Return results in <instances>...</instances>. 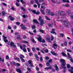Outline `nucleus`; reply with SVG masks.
<instances>
[{
	"instance_id": "nucleus-44",
	"label": "nucleus",
	"mask_w": 73,
	"mask_h": 73,
	"mask_svg": "<svg viewBox=\"0 0 73 73\" xmlns=\"http://www.w3.org/2000/svg\"><path fill=\"white\" fill-rule=\"evenodd\" d=\"M20 59L23 62H25V60L24 59V58H21Z\"/></svg>"
},
{
	"instance_id": "nucleus-7",
	"label": "nucleus",
	"mask_w": 73,
	"mask_h": 73,
	"mask_svg": "<svg viewBox=\"0 0 73 73\" xmlns=\"http://www.w3.org/2000/svg\"><path fill=\"white\" fill-rule=\"evenodd\" d=\"M53 47L54 49H56L57 48V45L56 44H54L53 45Z\"/></svg>"
},
{
	"instance_id": "nucleus-13",
	"label": "nucleus",
	"mask_w": 73,
	"mask_h": 73,
	"mask_svg": "<svg viewBox=\"0 0 73 73\" xmlns=\"http://www.w3.org/2000/svg\"><path fill=\"white\" fill-rule=\"evenodd\" d=\"M38 41L41 42V40H42V38L40 37H39L37 38Z\"/></svg>"
},
{
	"instance_id": "nucleus-8",
	"label": "nucleus",
	"mask_w": 73,
	"mask_h": 73,
	"mask_svg": "<svg viewBox=\"0 0 73 73\" xmlns=\"http://www.w3.org/2000/svg\"><path fill=\"white\" fill-rule=\"evenodd\" d=\"M34 56L35 58L37 60V61H39V58H38V56H37V55L36 54H34Z\"/></svg>"
},
{
	"instance_id": "nucleus-24",
	"label": "nucleus",
	"mask_w": 73,
	"mask_h": 73,
	"mask_svg": "<svg viewBox=\"0 0 73 73\" xmlns=\"http://www.w3.org/2000/svg\"><path fill=\"white\" fill-rule=\"evenodd\" d=\"M46 13H48V14L49 15L51 12H50V10L49 9H47L46 10Z\"/></svg>"
},
{
	"instance_id": "nucleus-63",
	"label": "nucleus",
	"mask_w": 73,
	"mask_h": 73,
	"mask_svg": "<svg viewBox=\"0 0 73 73\" xmlns=\"http://www.w3.org/2000/svg\"><path fill=\"white\" fill-rule=\"evenodd\" d=\"M35 47H33L32 48V50H33V52H35Z\"/></svg>"
},
{
	"instance_id": "nucleus-39",
	"label": "nucleus",
	"mask_w": 73,
	"mask_h": 73,
	"mask_svg": "<svg viewBox=\"0 0 73 73\" xmlns=\"http://www.w3.org/2000/svg\"><path fill=\"white\" fill-rule=\"evenodd\" d=\"M2 13L3 16H5V12L4 11H2Z\"/></svg>"
},
{
	"instance_id": "nucleus-12",
	"label": "nucleus",
	"mask_w": 73,
	"mask_h": 73,
	"mask_svg": "<svg viewBox=\"0 0 73 73\" xmlns=\"http://www.w3.org/2000/svg\"><path fill=\"white\" fill-rule=\"evenodd\" d=\"M10 63L11 65H14V66H16V62H14L12 61L10 62Z\"/></svg>"
},
{
	"instance_id": "nucleus-22",
	"label": "nucleus",
	"mask_w": 73,
	"mask_h": 73,
	"mask_svg": "<svg viewBox=\"0 0 73 73\" xmlns=\"http://www.w3.org/2000/svg\"><path fill=\"white\" fill-rule=\"evenodd\" d=\"M62 55L64 57H67V55L66 54L64 53V52H62Z\"/></svg>"
},
{
	"instance_id": "nucleus-3",
	"label": "nucleus",
	"mask_w": 73,
	"mask_h": 73,
	"mask_svg": "<svg viewBox=\"0 0 73 73\" xmlns=\"http://www.w3.org/2000/svg\"><path fill=\"white\" fill-rule=\"evenodd\" d=\"M52 31H50V33H52V34H54L55 35H56V33L54 32V31H56V29H52Z\"/></svg>"
},
{
	"instance_id": "nucleus-56",
	"label": "nucleus",
	"mask_w": 73,
	"mask_h": 73,
	"mask_svg": "<svg viewBox=\"0 0 73 73\" xmlns=\"http://www.w3.org/2000/svg\"><path fill=\"white\" fill-rule=\"evenodd\" d=\"M36 15H39L40 14V12L39 11H37L36 12V13H35Z\"/></svg>"
},
{
	"instance_id": "nucleus-9",
	"label": "nucleus",
	"mask_w": 73,
	"mask_h": 73,
	"mask_svg": "<svg viewBox=\"0 0 73 73\" xmlns=\"http://www.w3.org/2000/svg\"><path fill=\"white\" fill-rule=\"evenodd\" d=\"M40 25L41 26H42L43 25V24L44 23V21H43V20H42L41 21H40Z\"/></svg>"
},
{
	"instance_id": "nucleus-46",
	"label": "nucleus",
	"mask_w": 73,
	"mask_h": 73,
	"mask_svg": "<svg viewBox=\"0 0 73 73\" xmlns=\"http://www.w3.org/2000/svg\"><path fill=\"white\" fill-rule=\"evenodd\" d=\"M28 63L29 64H32V61H31V60H29Z\"/></svg>"
},
{
	"instance_id": "nucleus-58",
	"label": "nucleus",
	"mask_w": 73,
	"mask_h": 73,
	"mask_svg": "<svg viewBox=\"0 0 73 73\" xmlns=\"http://www.w3.org/2000/svg\"><path fill=\"white\" fill-rule=\"evenodd\" d=\"M33 3H34V1L33 0H31L30 1V3L31 4H33Z\"/></svg>"
},
{
	"instance_id": "nucleus-19",
	"label": "nucleus",
	"mask_w": 73,
	"mask_h": 73,
	"mask_svg": "<svg viewBox=\"0 0 73 73\" xmlns=\"http://www.w3.org/2000/svg\"><path fill=\"white\" fill-rule=\"evenodd\" d=\"M51 53L52 54L53 56H56V54L55 53V52L53 51H51Z\"/></svg>"
},
{
	"instance_id": "nucleus-1",
	"label": "nucleus",
	"mask_w": 73,
	"mask_h": 73,
	"mask_svg": "<svg viewBox=\"0 0 73 73\" xmlns=\"http://www.w3.org/2000/svg\"><path fill=\"white\" fill-rule=\"evenodd\" d=\"M60 61L62 63V68H64V69H66V68L65 67V65H66V62H65V60L63 59H61L60 60Z\"/></svg>"
},
{
	"instance_id": "nucleus-53",
	"label": "nucleus",
	"mask_w": 73,
	"mask_h": 73,
	"mask_svg": "<svg viewBox=\"0 0 73 73\" xmlns=\"http://www.w3.org/2000/svg\"><path fill=\"white\" fill-rule=\"evenodd\" d=\"M39 32H41V33H44V31H43V30H41V29H40V30Z\"/></svg>"
},
{
	"instance_id": "nucleus-33",
	"label": "nucleus",
	"mask_w": 73,
	"mask_h": 73,
	"mask_svg": "<svg viewBox=\"0 0 73 73\" xmlns=\"http://www.w3.org/2000/svg\"><path fill=\"white\" fill-rule=\"evenodd\" d=\"M15 60H17L18 61V62H20V58H19L18 57H17V58L16 59H15Z\"/></svg>"
},
{
	"instance_id": "nucleus-20",
	"label": "nucleus",
	"mask_w": 73,
	"mask_h": 73,
	"mask_svg": "<svg viewBox=\"0 0 73 73\" xmlns=\"http://www.w3.org/2000/svg\"><path fill=\"white\" fill-rule=\"evenodd\" d=\"M55 67L56 68V71H59V69H58V67L57 66V65L56 64L55 65Z\"/></svg>"
},
{
	"instance_id": "nucleus-15",
	"label": "nucleus",
	"mask_w": 73,
	"mask_h": 73,
	"mask_svg": "<svg viewBox=\"0 0 73 73\" xmlns=\"http://www.w3.org/2000/svg\"><path fill=\"white\" fill-rule=\"evenodd\" d=\"M40 12L41 13H42V14L43 15H45V12H44V11L42 9L40 10Z\"/></svg>"
},
{
	"instance_id": "nucleus-37",
	"label": "nucleus",
	"mask_w": 73,
	"mask_h": 73,
	"mask_svg": "<svg viewBox=\"0 0 73 73\" xmlns=\"http://www.w3.org/2000/svg\"><path fill=\"white\" fill-rule=\"evenodd\" d=\"M46 65L47 66H50V64L49 62H48L46 63Z\"/></svg>"
},
{
	"instance_id": "nucleus-60",
	"label": "nucleus",
	"mask_w": 73,
	"mask_h": 73,
	"mask_svg": "<svg viewBox=\"0 0 73 73\" xmlns=\"http://www.w3.org/2000/svg\"><path fill=\"white\" fill-rule=\"evenodd\" d=\"M68 71L71 72V73H73V70H71V69L68 70Z\"/></svg>"
},
{
	"instance_id": "nucleus-26",
	"label": "nucleus",
	"mask_w": 73,
	"mask_h": 73,
	"mask_svg": "<svg viewBox=\"0 0 73 73\" xmlns=\"http://www.w3.org/2000/svg\"><path fill=\"white\" fill-rule=\"evenodd\" d=\"M24 58V56L21 54L20 55V59H21V58Z\"/></svg>"
},
{
	"instance_id": "nucleus-10",
	"label": "nucleus",
	"mask_w": 73,
	"mask_h": 73,
	"mask_svg": "<svg viewBox=\"0 0 73 73\" xmlns=\"http://www.w3.org/2000/svg\"><path fill=\"white\" fill-rule=\"evenodd\" d=\"M16 71L17 72L19 73H22V71H21V70L20 69H17L16 70Z\"/></svg>"
},
{
	"instance_id": "nucleus-54",
	"label": "nucleus",
	"mask_w": 73,
	"mask_h": 73,
	"mask_svg": "<svg viewBox=\"0 0 73 73\" xmlns=\"http://www.w3.org/2000/svg\"><path fill=\"white\" fill-rule=\"evenodd\" d=\"M54 39V38H53V36H51V41H53V39Z\"/></svg>"
},
{
	"instance_id": "nucleus-28",
	"label": "nucleus",
	"mask_w": 73,
	"mask_h": 73,
	"mask_svg": "<svg viewBox=\"0 0 73 73\" xmlns=\"http://www.w3.org/2000/svg\"><path fill=\"white\" fill-rule=\"evenodd\" d=\"M31 27L32 29H34L36 28V26L35 25H32Z\"/></svg>"
},
{
	"instance_id": "nucleus-11",
	"label": "nucleus",
	"mask_w": 73,
	"mask_h": 73,
	"mask_svg": "<svg viewBox=\"0 0 73 73\" xmlns=\"http://www.w3.org/2000/svg\"><path fill=\"white\" fill-rule=\"evenodd\" d=\"M46 40L47 41H48V42H51V40H50V38H46Z\"/></svg>"
},
{
	"instance_id": "nucleus-50",
	"label": "nucleus",
	"mask_w": 73,
	"mask_h": 73,
	"mask_svg": "<svg viewBox=\"0 0 73 73\" xmlns=\"http://www.w3.org/2000/svg\"><path fill=\"white\" fill-rule=\"evenodd\" d=\"M36 10H32V12H33V13H34V14H36Z\"/></svg>"
},
{
	"instance_id": "nucleus-31",
	"label": "nucleus",
	"mask_w": 73,
	"mask_h": 73,
	"mask_svg": "<svg viewBox=\"0 0 73 73\" xmlns=\"http://www.w3.org/2000/svg\"><path fill=\"white\" fill-rule=\"evenodd\" d=\"M20 66V64L19 63H17L15 64V66Z\"/></svg>"
},
{
	"instance_id": "nucleus-49",
	"label": "nucleus",
	"mask_w": 73,
	"mask_h": 73,
	"mask_svg": "<svg viewBox=\"0 0 73 73\" xmlns=\"http://www.w3.org/2000/svg\"><path fill=\"white\" fill-rule=\"evenodd\" d=\"M29 56H33V53L32 52H30L29 53Z\"/></svg>"
},
{
	"instance_id": "nucleus-2",
	"label": "nucleus",
	"mask_w": 73,
	"mask_h": 73,
	"mask_svg": "<svg viewBox=\"0 0 73 73\" xmlns=\"http://www.w3.org/2000/svg\"><path fill=\"white\" fill-rule=\"evenodd\" d=\"M60 21H61V22L62 21L64 23L65 27H67L70 25V23H69V22L68 21H64L63 20H60Z\"/></svg>"
},
{
	"instance_id": "nucleus-18",
	"label": "nucleus",
	"mask_w": 73,
	"mask_h": 73,
	"mask_svg": "<svg viewBox=\"0 0 73 73\" xmlns=\"http://www.w3.org/2000/svg\"><path fill=\"white\" fill-rule=\"evenodd\" d=\"M31 41L35 43V44H36V42L34 38H32L31 39Z\"/></svg>"
},
{
	"instance_id": "nucleus-38",
	"label": "nucleus",
	"mask_w": 73,
	"mask_h": 73,
	"mask_svg": "<svg viewBox=\"0 0 73 73\" xmlns=\"http://www.w3.org/2000/svg\"><path fill=\"white\" fill-rule=\"evenodd\" d=\"M65 13L63 11H62V14H61V15L62 16H64V15H65Z\"/></svg>"
},
{
	"instance_id": "nucleus-59",
	"label": "nucleus",
	"mask_w": 73,
	"mask_h": 73,
	"mask_svg": "<svg viewBox=\"0 0 73 73\" xmlns=\"http://www.w3.org/2000/svg\"><path fill=\"white\" fill-rule=\"evenodd\" d=\"M17 28V27H16V25H14L13 26V28L14 29H16Z\"/></svg>"
},
{
	"instance_id": "nucleus-30",
	"label": "nucleus",
	"mask_w": 73,
	"mask_h": 73,
	"mask_svg": "<svg viewBox=\"0 0 73 73\" xmlns=\"http://www.w3.org/2000/svg\"><path fill=\"white\" fill-rule=\"evenodd\" d=\"M62 11H59L58 12V14L60 15H61V14H62Z\"/></svg>"
},
{
	"instance_id": "nucleus-4",
	"label": "nucleus",
	"mask_w": 73,
	"mask_h": 73,
	"mask_svg": "<svg viewBox=\"0 0 73 73\" xmlns=\"http://www.w3.org/2000/svg\"><path fill=\"white\" fill-rule=\"evenodd\" d=\"M10 46H12V47H16V45L14 44V43L13 42H11L10 44Z\"/></svg>"
},
{
	"instance_id": "nucleus-51",
	"label": "nucleus",
	"mask_w": 73,
	"mask_h": 73,
	"mask_svg": "<svg viewBox=\"0 0 73 73\" xmlns=\"http://www.w3.org/2000/svg\"><path fill=\"white\" fill-rule=\"evenodd\" d=\"M42 18V17H41V16H39V19H38V20H39V21H41V20H42V19H41Z\"/></svg>"
},
{
	"instance_id": "nucleus-34",
	"label": "nucleus",
	"mask_w": 73,
	"mask_h": 73,
	"mask_svg": "<svg viewBox=\"0 0 73 73\" xmlns=\"http://www.w3.org/2000/svg\"><path fill=\"white\" fill-rule=\"evenodd\" d=\"M3 39L4 40H7V37L4 36V35H3Z\"/></svg>"
},
{
	"instance_id": "nucleus-61",
	"label": "nucleus",
	"mask_w": 73,
	"mask_h": 73,
	"mask_svg": "<svg viewBox=\"0 0 73 73\" xmlns=\"http://www.w3.org/2000/svg\"><path fill=\"white\" fill-rule=\"evenodd\" d=\"M7 60H8L9 59V56L8 55H6L5 56Z\"/></svg>"
},
{
	"instance_id": "nucleus-42",
	"label": "nucleus",
	"mask_w": 73,
	"mask_h": 73,
	"mask_svg": "<svg viewBox=\"0 0 73 73\" xmlns=\"http://www.w3.org/2000/svg\"><path fill=\"white\" fill-rule=\"evenodd\" d=\"M16 24L17 25L19 26L20 25V23L19 22H17L16 23Z\"/></svg>"
},
{
	"instance_id": "nucleus-52",
	"label": "nucleus",
	"mask_w": 73,
	"mask_h": 73,
	"mask_svg": "<svg viewBox=\"0 0 73 73\" xmlns=\"http://www.w3.org/2000/svg\"><path fill=\"white\" fill-rule=\"evenodd\" d=\"M16 5L17 7H20V5L17 2H16Z\"/></svg>"
},
{
	"instance_id": "nucleus-40",
	"label": "nucleus",
	"mask_w": 73,
	"mask_h": 73,
	"mask_svg": "<svg viewBox=\"0 0 73 73\" xmlns=\"http://www.w3.org/2000/svg\"><path fill=\"white\" fill-rule=\"evenodd\" d=\"M67 68H71L69 64H68L67 65Z\"/></svg>"
},
{
	"instance_id": "nucleus-35",
	"label": "nucleus",
	"mask_w": 73,
	"mask_h": 73,
	"mask_svg": "<svg viewBox=\"0 0 73 73\" xmlns=\"http://www.w3.org/2000/svg\"><path fill=\"white\" fill-rule=\"evenodd\" d=\"M64 35H64V34H63V33H60V36L62 37H64Z\"/></svg>"
},
{
	"instance_id": "nucleus-47",
	"label": "nucleus",
	"mask_w": 73,
	"mask_h": 73,
	"mask_svg": "<svg viewBox=\"0 0 73 73\" xmlns=\"http://www.w3.org/2000/svg\"><path fill=\"white\" fill-rule=\"evenodd\" d=\"M40 42H42V43H44V42H45V40L43 39L42 40H41V41Z\"/></svg>"
},
{
	"instance_id": "nucleus-6",
	"label": "nucleus",
	"mask_w": 73,
	"mask_h": 73,
	"mask_svg": "<svg viewBox=\"0 0 73 73\" xmlns=\"http://www.w3.org/2000/svg\"><path fill=\"white\" fill-rule=\"evenodd\" d=\"M33 21L34 23H36L37 24H39V23H38V22L37 21V20L36 19H33Z\"/></svg>"
},
{
	"instance_id": "nucleus-5",
	"label": "nucleus",
	"mask_w": 73,
	"mask_h": 73,
	"mask_svg": "<svg viewBox=\"0 0 73 73\" xmlns=\"http://www.w3.org/2000/svg\"><path fill=\"white\" fill-rule=\"evenodd\" d=\"M8 17L9 18V19L11 21H13V20H14L15 19V18H13L11 15H9Z\"/></svg>"
},
{
	"instance_id": "nucleus-25",
	"label": "nucleus",
	"mask_w": 73,
	"mask_h": 73,
	"mask_svg": "<svg viewBox=\"0 0 73 73\" xmlns=\"http://www.w3.org/2000/svg\"><path fill=\"white\" fill-rule=\"evenodd\" d=\"M45 19L47 20H48V21L50 20V19L49 18H48V17L47 16H46L45 17Z\"/></svg>"
},
{
	"instance_id": "nucleus-41",
	"label": "nucleus",
	"mask_w": 73,
	"mask_h": 73,
	"mask_svg": "<svg viewBox=\"0 0 73 73\" xmlns=\"http://www.w3.org/2000/svg\"><path fill=\"white\" fill-rule=\"evenodd\" d=\"M40 62H42V61H43V59L42 57H40Z\"/></svg>"
},
{
	"instance_id": "nucleus-43",
	"label": "nucleus",
	"mask_w": 73,
	"mask_h": 73,
	"mask_svg": "<svg viewBox=\"0 0 73 73\" xmlns=\"http://www.w3.org/2000/svg\"><path fill=\"white\" fill-rule=\"evenodd\" d=\"M19 47L20 49L22 50H23L24 49L23 48V46L21 45H20V46H19Z\"/></svg>"
},
{
	"instance_id": "nucleus-27",
	"label": "nucleus",
	"mask_w": 73,
	"mask_h": 73,
	"mask_svg": "<svg viewBox=\"0 0 73 73\" xmlns=\"http://www.w3.org/2000/svg\"><path fill=\"white\" fill-rule=\"evenodd\" d=\"M22 17L24 19H25L26 18H27V17H28V16H27V15H22Z\"/></svg>"
},
{
	"instance_id": "nucleus-48",
	"label": "nucleus",
	"mask_w": 73,
	"mask_h": 73,
	"mask_svg": "<svg viewBox=\"0 0 73 73\" xmlns=\"http://www.w3.org/2000/svg\"><path fill=\"white\" fill-rule=\"evenodd\" d=\"M22 50H23V52H27V50L25 48H23Z\"/></svg>"
},
{
	"instance_id": "nucleus-45",
	"label": "nucleus",
	"mask_w": 73,
	"mask_h": 73,
	"mask_svg": "<svg viewBox=\"0 0 73 73\" xmlns=\"http://www.w3.org/2000/svg\"><path fill=\"white\" fill-rule=\"evenodd\" d=\"M52 62V59H50L48 60V62L49 63H50Z\"/></svg>"
},
{
	"instance_id": "nucleus-64",
	"label": "nucleus",
	"mask_w": 73,
	"mask_h": 73,
	"mask_svg": "<svg viewBox=\"0 0 73 73\" xmlns=\"http://www.w3.org/2000/svg\"><path fill=\"white\" fill-rule=\"evenodd\" d=\"M71 19H73V15H70Z\"/></svg>"
},
{
	"instance_id": "nucleus-62",
	"label": "nucleus",
	"mask_w": 73,
	"mask_h": 73,
	"mask_svg": "<svg viewBox=\"0 0 73 73\" xmlns=\"http://www.w3.org/2000/svg\"><path fill=\"white\" fill-rule=\"evenodd\" d=\"M44 52L45 53H48V50L47 49L45 50Z\"/></svg>"
},
{
	"instance_id": "nucleus-32",
	"label": "nucleus",
	"mask_w": 73,
	"mask_h": 73,
	"mask_svg": "<svg viewBox=\"0 0 73 73\" xmlns=\"http://www.w3.org/2000/svg\"><path fill=\"white\" fill-rule=\"evenodd\" d=\"M52 69V68L51 67H46L44 68V69L48 70V69Z\"/></svg>"
},
{
	"instance_id": "nucleus-36",
	"label": "nucleus",
	"mask_w": 73,
	"mask_h": 73,
	"mask_svg": "<svg viewBox=\"0 0 73 73\" xmlns=\"http://www.w3.org/2000/svg\"><path fill=\"white\" fill-rule=\"evenodd\" d=\"M21 9H22V10H23L24 11H25V9H24V8L22 7H21Z\"/></svg>"
},
{
	"instance_id": "nucleus-14",
	"label": "nucleus",
	"mask_w": 73,
	"mask_h": 73,
	"mask_svg": "<svg viewBox=\"0 0 73 73\" xmlns=\"http://www.w3.org/2000/svg\"><path fill=\"white\" fill-rule=\"evenodd\" d=\"M21 3L23 4H26V2L23 1V0H20Z\"/></svg>"
},
{
	"instance_id": "nucleus-21",
	"label": "nucleus",
	"mask_w": 73,
	"mask_h": 73,
	"mask_svg": "<svg viewBox=\"0 0 73 73\" xmlns=\"http://www.w3.org/2000/svg\"><path fill=\"white\" fill-rule=\"evenodd\" d=\"M21 29H23V30H25V29H27V28L26 27L23 26V27H21Z\"/></svg>"
},
{
	"instance_id": "nucleus-16",
	"label": "nucleus",
	"mask_w": 73,
	"mask_h": 73,
	"mask_svg": "<svg viewBox=\"0 0 73 73\" xmlns=\"http://www.w3.org/2000/svg\"><path fill=\"white\" fill-rule=\"evenodd\" d=\"M17 38L18 39V40H20L21 38V37H20V36L19 35H17Z\"/></svg>"
},
{
	"instance_id": "nucleus-23",
	"label": "nucleus",
	"mask_w": 73,
	"mask_h": 73,
	"mask_svg": "<svg viewBox=\"0 0 73 73\" xmlns=\"http://www.w3.org/2000/svg\"><path fill=\"white\" fill-rule=\"evenodd\" d=\"M22 43H24V44H28L29 42L27 41L23 40Z\"/></svg>"
},
{
	"instance_id": "nucleus-55",
	"label": "nucleus",
	"mask_w": 73,
	"mask_h": 73,
	"mask_svg": "<svg viewBox=\"0 0 73 73\" xmlns=\"http://www.w3.org/2000/svg\"><path fill=\"white\" fill-rule=\"evenodd\" d=\"M11 9L14 11H15V8H14V7H12Z\"/></svg>"
},
{
	"instance_id": "nucleus-29",
	"label": "nucleus",
	"mask_w": 73,
	"mask_h": 73,
	"mask_svg": "<svg viewBox=\"0 0 73 73\" xmlns=\"http://www.w3.org/2000/svg\"><path fill=\"white\" fill-rule=\"evenodd\" d=\"M49 15H51V16H54V13H52L51 12Z\"/></svg>"
},
{
	"instance_id": "nucleus-17",
	"label": "nucleus",
	"mask_w": 73,
	"mask_h": 73,
	"mask_svg": "<svg viewBox=\"0 0 73 73\" xmlns=\"http://www.w3.org/2000/svg\"><path fill=\"white\" fill-rule=\"evenodd\" d=\"M67 41H65L64 42V45L65 46H66L67 47V46H68V44H67Z\"/></svg>"
},
{
	"instance_id": "nucleus-57",
	"label": "nucleus",
	"mask_w": 73,
	"mask_h": 73,
	"mask_svg": "<svg viewBox=\"0 0 73 73\" xmlns=\"http://www.w3.org/2000/svg\"><path fill=\"white\" fill-rule=\"evenodd\" d=\"M49 57L48 56H46L45 57V59L46 60H49Z\"/></svg>"
}]
</instances>
